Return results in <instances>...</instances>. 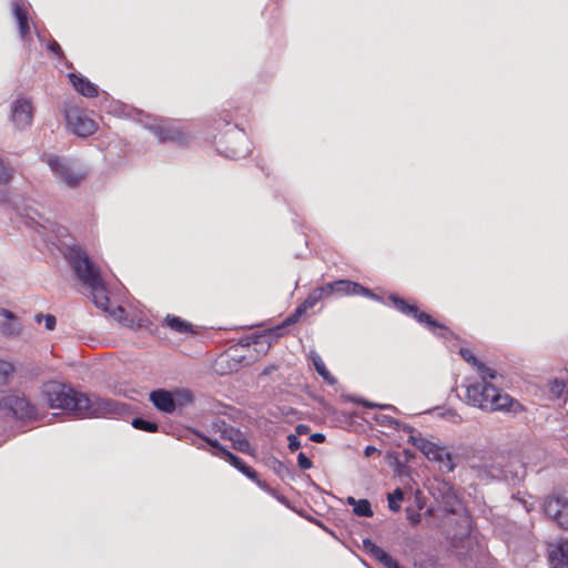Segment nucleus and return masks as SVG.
<instances>
[{
    "mask_svg": "<svg viewBox=\"0 0 568 568\" xmlns=\"http://www.w3.org/2000/svg\"><path fill=\"white\" fill-rule=\"evenodd\" d=\"M41 395L50 408L67 410L81 418L102 417L112 410L111 400L90 397L57 381L44 382Z\"/></svg>",
    "mask_w": 568,
    "mask_h": 568,
    "instance_id": "obj_1",
    "label": "nucleus"
},
{
    "mask_svg": "<svg viewBox=\"0 0 568 568\" xmlns=\"http://www.w3.org/2000/svg\"><path fill=\"white\" fill-rule=\"evenodd\" d=\"M67 258L79 280L91 290L97 307L106 311L110 298L100 267L78 246L69 247Z\"/></svg>",
    "mask_w": 568,
    "mask_h": 568,
    "instance_id": "obj_2",
    "label": "nucleus"
},
{
    "mask_svg": "<svg viewBox=\"0 0 568 568\" xmlns=\"http://www.w3.org/2000/svg\"><path fill=\"white\" fill-rule=\"evenodd\" d=\"M488 381L489 379H481V382L467 386L466 398L470 405L487 412H516L517 408L521 409V405L517 400L504 394Z\"/></svg>",
    "mask_w": 568,
    "mask_h": 568,
    "instance_id": "obj_3",
    "label": "nucleus"
},
{
    "mask_svg": "<svg viewBox=\"0 0 568 568\" xmlns=\"http://www.w3.org/2000/svg\"><path fill=\"white\" fill-rule=\"evenodd\" d=\"M204 442H206L212 448V455L220 457L240 470L247 478L256 483V485L265 491L271 493L270 486L258 478V474L250 466H247L240 457L224 448L217 440L211 439L206 436L199 435Z\"/></svg>",
    "mask_w": 568,
    "mask_h": 568,
    "instance_id": "obj_4",
    "label": "nucleus"
},
{
    "mask_svg": "<svg viewBox=\"0 0 568 568\" xmlns=\"http://www.w3.org/2000/svg\"><path fill=\"white\" fill-rule=\"evenodd\" d=\"M67 126L75 135L87 138L94 134L99 125L91 113L78 106H68L64 111Z\"/></svg>",
    "mask_w": 568,
    "mask_h": 568,
    "instance_id": "obj_5",
    "label": "nucleus"
},
{
    "mask_svg": "<svg viewBox=\"0 0 568 568\" xmlns=\"http://www.w3.org/2000/svg\"><path fill=\"white\" fill-rule=\"evenodd\" d=\"M409 442L418 450H420L427 459L432 462L444 463L448 471H453L455 469V464L453 463L452 454L447 452L444 446H440L436 443L428 440L420 434L410 435Z\"/></svg>",
    "mask_w": 568,
    "mask_h": 568,
    "instance_id": "obj_6",
    "label": "nucleus"
},
{
    "mask_svg": "<svg viewBox=\"0 0 568 568\" xmlns=\"http://www.w3.org/2000/svg\"><path fill=\"white\" fill-rule=\"evenodd\" d=\"M389 301L393 306L406 316L415 318L419 324L426 326L430 332L435 333L437 329L446 328L443 324L434 320L429 314L419 311L415 304H410L408 301L399 297L398 295L392 294Z\"/></svg>",
    "mask_w": 568,
    "mask_h": 568,
    "instance_id": "obj_7",
    "label": "nucleus"
},
{
    "mask_svg": "<svg viewBox=\"0 0 568 568\" xmlns=\"http://www.w3.org/2000/svg\"><path fill=\"white\" fill-rule=\"evenodd\" d=\"M45 163L53 171L55 176L70 187H75L85 179V173L75 170L69 162L59 156L52 155L44 159Z\"/></svg>",
    "mask_w": 568,
    "mask_h": 568,
    "instance_id": "obj_8",
    "label": "nucleus"
},
{
    "mask_svg": "<svg viewBox=\"0 0 568 568\" xmlns=\"http://www.w3.org/2000/svg\"><path fill=\"white\" fill-rule=\"evenodd\" d=\"M45 163L53 171L55 176L70 187H75L85 179V173L75 170L69 162L59 156L52 155L44 159Z\"/></svg>",
    "mask_w": 568,
    "mask_h": 568,
    "instance_id": "obj_9",
    "label": "nucleus"
},
{
    "mask_svg": "<svg viewBox=\"0 0 568 568\" xmlns=\"http://www.w3.org/2000/svg\"><path fill=\"white\" fill-rule=\"evenodd\" d=\"M192 399L193 396L189 390L176 392L175 396L165 389H158L150 393V400L153 403L156 409L166 414L173 413L175 410L176 402L184 404L191 403Z\"/></svg>",
    "mask_w": 568,
    "mask_h": 568,
    "instance_id": "obj_10",
    "label": "nucleus"
},
{
    "mask_svg": "<svg viewBox=\"0 0 568 568\" xmlns=\"http://www.w3.org/2000/svg\"><path fill=\"white\" fill-rule=\"evenodd\" d=\"M544 510L560 528L568 529V491L549 496L544 503Z\"/></svg>",
    "mask_w": 568,
    "mask_h": 568,
    "instance_id": "obj_11",
    "label": "nucleus"
},
{
    "mask_svg": "<svg viewBox=\"0 0 568 568\" xmlns=\"http://www.w3.org/2000/svg\"><path fill=\"white\" fill-rule=\"evenodd\" d=\"M0 406L8 408L19 419H33L38 415L37 407L24 396L7 395L2 397Z\"/></svg>",
    "mask_w": 568,
    "mask_h": 568,
    "instance_id": "obj_12",
    "label": "nucleus"
},
{
    "mask_svg": "<svg viewBox=\"0 0 568 568\" xmlns=\"http://www.w3.org/2000/svg\"><path fill=\"white\" fill-rule=\"evenodd\" d=\"M33 112L31 100L18 98L11 104V121L18 130H24L32 124Z\"/></svg>",
    "mask_w": 568,
    "mask_h": 568,
    "instance_id": "obj_13",
    "label": "nucleus"
},
{
    "mask_svg": "<svg viewBox=\"0 0 568 568\" xmlns=\"http://www.w3.org/2000/svg\"><path fill=\"white\" fill-rule=\"evenodd\" d=\"M213 427L216 429V432L220 433L221 438L232 442L234 449L241 453L250 452V442L245 438L244 434L240 429L229 425L223 419L215 420L213 423Z\"/></svg>",
    "mask_w": 568,
    "mask_h": 568,
    "instance_id": "obj_14",
    "label": "nucleus"
},
{
    "mask_svg": "<svg viewBox=\"0 0 568 568\" xmlns=\"http://www.w3.org/2000/svg\"><path fill=\"white\" fill-rule=\"evenodd\" d=\"M326 291L331 296L363 295L375 297V294L367 287L349 280H337L325 284Z\"/></svg>",
    "mask_w": 568,
    "mask_h": 568,
    "instance_id": "obj_15",
    "label": "nucleus"
},
{
    "mask_svg": "<svg viewBox=\"0 0 568 568\" xmlns=\"http://www.w3.org/2000/svg\"><path fill=\"white\" fill-rule=\"evenodd\" d=\"M549 561L552 568H568V540H560L552 546Z\"/></svg>",
    "mask_w": 568,
    "mask_h": 568,
    "instance_id": "obj_16",
    "label": "nucleus"
},
{
    "mask_svg": "<svg viewBox=\"0 0 568 568\" xmlns=\"http://www.w3.org/2000/svg\"><path fill=\"white\" fill-rule=\"evenodd\" d=\"M68 78L74 90L83 97L95 98L98 95L99 92L97 85L90 82L87 78L77 73H69Z\"/></svg>",
    "mask_w": 568,
    "mask_h": 568,
    "instance_id": "obj_17",
    "label": "nucleus"
},
{
    "mask_svg": "<svg viewBox=\"0 0 568 568\" xmlns=\"http://www.w3.org/2000/svg\"><path fill=\"white\" fill-rule=\"evenodd\" d=\"M460 354H462L463 358H464L467 363H469V364H471L474 367H476V369H477V372H478V374H479V376H480V378H481V379H484V381H485V379L494 381V379H496V378H497L498 373H497L495 369H493V368H490V367L486 366V365H485L484 363H481L480 361H478V359L476 358V356H475L474 354H471L468 349H462V351H460Z\"/></svg>",
    "mask_w": 568,
    "mask_h": 568,
    "instance_id": "obj_18",
    "label": "nucleus"
},
{
    "mask_svg": "<svg viewBox=\"0 0 568 568\" xmlns=\"http://www.w3.org/2000/svg\"><path fill=\"white\" fill-rule=\"evenodd\" d=\"M13 16L18 22L20 37L24 40L30 34L29 12L23 3H13Z\"/></svg>",
    "mask_w": 568,
    "mask_h": 568,
    "instance_id": "obj_19",
    "label": "nucleus"
},
{
    "mask_svg": "<svg viewBox=\"0 0 568 568\" xmlns=\"http://www.w3.org/2000/svg\"><path fill=\"white\" fill-rule=\"evenodd\" d=\"M310 357L312 359L313 366L317 374L329 385H335L337 379L329 373L326 368L321 355L315 351L310 353Z\"/></svg>",
    "mask_w": 568,
    "mask_h": 568,
    "instance_id": "obj_20",
    "label": "nucleus"
},
{
    "mask_svg": "<svg viewBox=\"0 0 568 568\" xmlns=\"http://www.w3.org/2000/svg\"><path fill=\"white\" fill-rule=\"evenodd\" d=\"M328 297L329 295L326 291L325 285H322L312 290L307 297L304 300V302L300 305L304 308L305 312H307L308 310L313 308L318 302Z\"/></svg>",
    "mask_w": 568,
    "mask_h": 568,
    "instance_id": "obj_21",
    "label": "nucleus"
},
{
    "mask_svg": "<svg viewBox=\"0 0 568 568\" xmlns=\"http://www.w3.org/2000/svg\"><path fill=\"white\" fill-rule=\"evenodd\" d=\"M347 504L353 506V511L359 517H372L374 515L371 503L367 499L347 498Z\"/></svg>",
    "mask_w": 568,
    "mask_h": 568,
    "instance_id": "obj_22",
    "label": "nucleus"
},
{
    "mask_svg": "<svg viewBox=\"0 0 568 568\" xmlns=\"http://www.w3.org/2000/svg\"><path fill=\"white\" fill-rule=\"evenodd\" d=\"M165 324L168 327L175 331L176 333H193L192 325L179 316L168 315L165 317Z\"/></svg>",
    "mask_w": 568,
    "mask_h": 568,
    "instance_id": "obj_23",
    "label": "nucleus"
},
{
    "mask_svg": "<svg viewBox=\"0 0 568 568\" xmlns=\"http://www.w3.org/2000/svg\"><path fill=\"white\" fill-rule=\"evenodd\" d=\"M363 549L379 562L388 555L384 549L378 547L374 541L368 538L363 540Z\"/></svg>",
    "mask_w": 568,
    "mask_h": 568,
    "instance_id": "obj_24",
    "label": "nucleus"
},
{
    "mask_svg": "<svg viewBox=\"0 0 568 568\" xmlns=\"http://www.w3.org/2000/svg\"><path fill=\"white\" fill-rule=\"evenodd\" d=\"M16 367L12 363L0 359V386L8 385L12 379Z\"/></svg>",
    "mask_w": 568,
    "mask_h": 568,
    "instance_id": "obj_25",
    "label": "nucleus"
},
{
    "mask_svg": "<svg viewBox=\"0 0 568 568\" xmlns=\"http://www.w3.org/2000/svg\"><path fill=\"white\" fill-rule=\"evenodd\" d=\"M0 332L7 338H13L20 335L21 326L19 323L6 322L0 324Z\"/></svg>",
    "mask_w": 568,
    "mask_h": 568,
    "instance_id": "obj_26",
    "label": "nucleus"
},
{
    "mask_svg": "<svg viewBox=\"0 0 568 568\" xmlns=\"http://www.w3.org/2000/svg\"><path fill=\"white\" fill-rule=\"evenodd\" d=\"M132 426L136 429L148 432V433H154L158 430L159 426L156 423L136 417L132 420Z\"/></svg>",
    "mask_w": 568,
    "mask_h": 568,
    "instance_id": "obj_27",
    "label": "nucleus"
},
{
    "mask_svg": "<svg viewBox=\"0 0 568 568\" xmlns=\"http://www.w3.org/2000/svg\"><path fill=\"white\" fill-rule=\"evenodd\" d=\"M388 507L392 511L400 509L399 503L404 499V493L400 488H396L392 494H388Z\"/></svg>",
    "mask_w": 568,
    "mask_h": 568,
    "instance_id": "obj_28",
    "label": "nucleus"
},
{
    "mask_svg": "<svg viewBox=\"0 0 568 568\" xmlns=\"http://www.w3.org/2000/svg\"><path fill=\"white\" fill-rule=\"evenodd\" d=\"M375 422L376 424H378L379 426H383V427H389V428H394V429H399L400 428V422L392 416H388V415H377L375 417Z\"/></svg>",
    "mask_w": 568,
    "mask_h": 568,
    "instance_id": "obj_29",
    "label": "nucleus"
},
{
    "mask_svg": "<svg viewBox=\"0 0 568 568\" xmlns=\"http://www.w3.org/2000/svg\"><path fill=\"white\" fill-rule=\"evenodd\" d=\"M154 133L161 142L173 141L179 138L178 132H175L171 129L163 128V126L155 128Z\"/></svg>",
    "mask_w": 568,
    "mask_h": 568,
    "instance_id": "obj_30",
    "label": "nucleus"
},
{
    "mask_svg": "<svg viewBox=\"0 0 568 568\" xmlns=\"http://www.w3.org/2000/svg\"><path fill=\"white\" fill-rule=\"evenodd\" d=\"M305 313L304 308L298 305L288 316H286L283 322V326H290L297 323Z\"/></svg>",
    "mask_w": 568,
    "mask_h": 568,
    "instance_id": "obj_31",
    "label": "nucleus"
},
{
    "mask_svg": "<svg viewBox=\"0 0 568 568\" xmlns=\"http://www.w3.org/2000/svg\"><path fill=\"white\" fill-rule=\"evenodd\" d=\"M34 320L37 323H41L42 320L44 321L45 328L48 331H53L57 324V320L52 314H36Z\"/></svg>",
    "mask_w": 568,
    "mask_h": 568,
    "instance_id": "obj_32",
    "label": "nucleus"
},
{
    "mask_svg": "<svg viewBox=\"0 0 568 568\" xmlns=\"http://www.w3.org/2000/svg\"><path fill=\"white\" fill-rule=\"evenodd\" d=\"M12 179L11 170L0 160V186L8 184Z\"/></svg>",
    "mask_w": 568,
    "mask_h": 568,
    "instance_id": "obj_33",
    "label": "nucleus"
},
{
    "mask_svg": "<svg viewBox=\"0 0 568 568\" xmlns=\"http://www.w3.org/2000/svg\"><path fill=\"white\" fill-rule=\"evenodd\" d=\"M297 464L301 469H310L313 466L312 460L304 454L300 453L297 456Z\"/></svg>",
    "mask_w": 568,
    "mask_h": 568,
    "instance_id": "obj_34",
    "label": "nucleus"
},
{
    "mask_svg": "<svg viewBox=\"0 0 568 568\" xmlns=\"http://www.w3.org/2000/svg\"><path fill=\"white\" fill-rule=\"evenodd\" d=\"M47 49H48V51H50L53 54H55L58 58H62L63 57V51H62L60 44L55 40H51L49 42V44L47 45Z\"/></svg>",
    "mask_w": 568,
    "mask_h": 568,
    "instance_id": "obj_35",
    "label": "nucleus"
},
{
    "mask_svg": "<svg viewBox=\"0 0 568 568\" xmlns=\"http://www.w3.org/2000/svg\"><path fill=\"white\" fill-rule=\"evenodd\" d=\"M287 440H288V449H290L291 452H296L297 449H300V447H301V442H300V439L297 438V436H296V435H294V434H290V435L287 436Z\"/></svg>",
    "mask_w": 568,
    "mask_h": 568,
    "instance_id": "obj_36",
    "label": "nucleus"
},
{
    "mask_svg": "<svg viewBox=\"0 0 568 568\" xmlns=\"http://www.w3.org/2000/svg\"><path fill=\"white\" fill-rule=\"evenodd\" d=\"M386 568H402L397 560H395L390 555H387L383 561H381Z\"/></svg>",
    "mask_w": 568,
    "mask_h": 568,
    "instance_id": "obj_37",
    "label": "nucleus"
},
{
    "mask_svg": "<svg viewBox=\"0 0 568 568\" xmlns=\"http://www.w3.org/2000/svg\"><path fill=\"white\" fill-rule=\"evenodd\" d=\"M0 315L9 321H16V315L9 310L0 308Z\"/></svg>",
    "mask_w": 568,
    "mask_h": 568,
    "instance_id": "obj_38",
    "label": "nucleus"
},
{
    "mask_svg": "<svg viewBox=\"0 0 568 568\" xmlns=\"http://www.w3.org/2000/svg\"><path fill=\"white\" fill-rule=\"evenodd\" d=\"M311 440L314 443H324L325 442V435L322 433H314L311 435Z\"/></svg>",
    "mask_w": 568,
    "mask_h": 568,
    "instance_id": "obj_39",
    "label": "nucleus"
},
{
    "mask_svg": "<svg viewBox=\"0 0 568 568\" xmlns=\"http://www.w3.org/2000/svg\"><path fill=\"white\" fill-rule=\"evenodd\" d=\"M297 435H305L310 432V427L304 424H298L295 428Z\"/></svg>",
    "mask_w": 568,
    "mask_h": 568,
    "instance_id": "obj_40",
    "label": "nucleus"
},
{
    "mask_svg": "<svg viewBox=\"0 0 568 568\" xmlns=\"http://www.w3.org/2000/svg\"><path fill=\"white\" fill-rule=\"evenodd\" d=\"M375 453H378V449L375 446H366L365 449H364V455L366 457H371Z\"/></svg>",
    "mask_w": 568,
    "mask_h": 568,
    "instance_id": "obj_41",
    "label": "nucleus"
},
{
    "mask_svg": "<svg viewBox=\"0 0 568 568\" xmlns=\"http://www.w3.org/2000/svg\"><path fill=\"white\" fill-rule=\"evenodd\" d=\"M565 385L562 383H559L558 381L554 382V386L551 387L552 392H561L564 389Z\"/></svg>",
    "mask_w": 568,
    "mask_h": 568,
    "instance_id": "obj_42",
    "label": "nucleus"
},
{
    "mask_svg": "<svg viewBox=\"0 0 568 568\" xmlns=\"http://www.w3.org/2000/svg\"><path fill=\"white\" fill-rule=\"evenodd\" d=\"M409 520H410L413 524H418V523L420 521V515H419V514L410 515V516H409Z\"/></svg>",
    "mask_w": 568,
    "mask_h": 568,
    "instance_id": "obj_43",
    "label": "nucleus"
}]
</instances>
